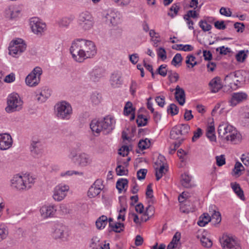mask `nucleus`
Listing matches in <instances>:
<instances>
[{"instance_id": "1", "label": "nucleus", "mask_w": 249, "mask_h": 249, "mask_svg": "<svg viewBox=\"0 0 249 249\" xmlns=\"http://www.w3.org/2000/svg\"><path fill=\"white\" fill-rule=\"evenodd\" d=\"M218 133L222 138L234 144L238 143L242 140L240 133L235 127L227 123H223L219 125Z\"/></svg>"}, {"instance_id": "2", "label": "nucleus", "mask_w": 249, "mask_h": 249, "mask_svg": "<svg viewBox=\"0 0 249 249\" xmlns=\"http://www.w3.org/2000/svg\"><path fill=\"white\" fill-rule=\"evenodd\" d=\"M115 123L114 119L108 116L105 117L103 120H93L90 124V127L93 132L97 134L102 132L106 135L112 130Z\"/></svg>"}, {"instance_id": "3", "label": "nucleus", "mask_w": 249, "mask_h": 249, "mask_svg": "<svg viewBox=\"0 0 249 249\" xmlns=\"http://www.w3.org/2000/svg\"><path fill=\"white\" fill-rule=\"evenodd\" d=\"M35 182L34 178L29 175H15L11 179V186L18 190H28Z\"/></svg>"}, {"instance_id": "4", "label": "nucleus", "mask_w": 249, "mask_h": 249, "mask_svg": "<svg viewBox=\"0 0 249 249\" xmlns=\"http://www.w3.org/2000/svg\"><path fill=\"white\" fill-rule=\"evenodd\" d=\"M56 115L62 120H69L71 117L72 109L71 105L62 101L57 103L55 106Z\"/></svg>"}, {"instance_id": "5", "label": "nucleus", "mask_w": 249, "mask_h": 249, "mask_svg": "<svg viewBox=\"0 0 249 249\" xmlns=\"http://www.w3.org/2000/svg\"><path fill=\"white\" fill-rule=\"evenodd\" d=\"M26 48V45L21 38L12 40L9 46V53L14 57H18Z\"/></svg>"}, {"instance_id": "6", "label": "nucleus", "mask_w": 249, "mask_h": 249, "mask_svg": "<svg viewBox=\"0 0 249 249\" xmlns=\"http://www.w3.org/2000/svg\"><path fill=\"white\" fill-rule=\"evenodd\" d=\"M233 82L236 86H240L249 81V72L244 70H239L230 73L227 76Z\"/></svg>"}, {"instance_id": "7", "label": "nucleus", "mask_w": 249, "mask_h": 249, "mask_svg": "<svg viewBox=\"0 0 249 249\" xmlns=\"http://www.w3.org/2000/svg\"><path fill=\"white\" fill-rule=\"evenodd\" d=\"M7 105L5 110L10 113L19 110L22 107V102L18 94L12 93L8 98Z\"/></svg>"}, {"instance_id": "8", "label": "nucleus", "mask_w": 249, "mask_h": 249, "mask_svg": "<svg viewBox=\"0 0 249 249\" xmlns=\"http://www.w3.org/2000/svg\"><path fill=\"white\" fill-rule=\"evenodd\" d=\"M70 52L73 59L79 62H83L84 60V52L82 48L81 39H77L74 40L70 48Z\"/></svg>"}, {"instance_id": "9", "label": "nucleus", "mask_w": 249, "mask_h": 249, "mask_svg": "<svg viewBox=\"0 0 249 249\" xmlns=\"http://www.w3.org/2000/svg\"><path fill=\"white\" fill-rule=\"evenodd\" d=\"M220 240L223 249H242L236 238L231 235L224 234Z\"/></svg>"}, {"instance_id": "10", "label": "nucleus", "mask_w": 249, "mask_h": 249, "mask_svg": "<svg viewBox=\"0 0 249 249\" xmlns=\"http://www.w3.org/2000/svg\"><path fill=\"white\" fill-rule=\"evenodd\" d=\"M42 74V70L40 67L35 68L25 78L27 85L32 87L37 86L40 81V76Z\"/></svg>"}, {"instance_id": "11", "label": "nucleus", "mask_w": 249, "mask_h": 249, "mask_svg": "<svg viewBox=\"0 0 249 249\" xmlns=\"http://www.w3.org/2000/svg\"><path fill=\"white\" fill-rule=\"evenodd\" d=\"M78 23L81 28L84 30L90 29L94 24L93 18L88 11L81 13L78 17Z\"/></svg>"}, {"instance_id": "12", "label": "nucleus", "mask_w": 249, "mask_h": 249, "mask_svg": "<svg viewBox=\"0 0 249 249\" xmlns=\"http://www.w3.org/2000/svg\"><path fill=\"white\" fill-rule=\"evenodd\" d=\"M82 48L84 53V60L94 56L96 53L95 46L93 42L89 40L81 39Z\"/></svg>"}, {"instance_id": "13", "label": "nucleus", "mask_w": 249, "mask_h": 249, "mask_svg": "<svg viewBox=\"0 0 249 249\" xmlns=\"http://www.w3.org/2000/svg\"><path fill=\"white\" fill-rule=\"evenodd\" d=\"M69 190V186L66 185H58L55 187L53 195V199L57 201L63 200Z\"/></svg>"}, {"instance_id": "14", "label": "nucleus", "mask_w": 249, "mask_h": 249, "mask_svg": "<svg viewBox=\"0 0 249 249\" xmlns=\"http://www.w3.org/2000/svg\"><path fill=\"white\" fill-rule=\"evenodd\" d=\"M103 18L107 24L112 26L116 25L119 20L117 13L112 10L105 11L103 14Z\"/></svg>"}, {"instance_id": "15", "label": "nucleus", "mask_w": 249, "mask_h": 249, "mask_svg": "<svg viewBox=\"0 0 249 249\" xmlns=\"http://www.w3.org/2000/svg\"><path fill=\"white\" fill-rule=\"evenodd\" d=\"M164 160V157L160 156L159 158V160L155 163V164L157 165V167H155L156 170L155 175L157 180L160 179L163 175L165 174L167 171V169L165 168L164 164L162 163V160Z\"/></svg>"}, {"instance_id": "16", "label": "nucleus", "mask_w": 249, "mask_h": 249, "mask_svg": "<svg viewBox=\"0 0 249 249\" xmlns=\"http://www.w3.org/2000/svg\"><path fill=\"white\" fill-rule=\"evenodd\" d=\"M102 181L101 180L97 179L92 185L89 188L88 192V196L90 198H93L98 195L103 189Z\"/></svg>"}, {"instance_id": "17", "label": "nucleus", "mask_w": 249, "mask_h": 249, "mask_svg": "<svg viewBox=\"0 0 249 249\" xmlns=\"http://www.w3.org/2000/svg\"><path fill=\"white\" fill-rule=\"evenodd\" d=\"M21 13V10L15 5H10L5 10V17L9 19L18 18Z\"/></svg>"}, {"instance_id": "18", "label": "nucleus", "mask_w": 249, "mask_h": 249, "mask_svg": "<svg viewBox=\"0 0 249 249\" xmlns=\"http://www.w3.org/2000/svg\"><path fill=\"white\" fill-rule=\"evenodd\" d=\"M30 25L33 32L36 34H41L46 27V25L40 22L38 18H36L31 19Z\"/></svg>"}, {"instance_id": "19", "label": "nucleus", "mask_w": 249, "mask_h": 249, "mask_svg": "<svg viewBox=\"0 0 249 249\" xmlns=\"http://www.w3.org/2000/svg\"><path fill=\"white\" fill-rule=\"evenodd\" d=\"M12 143V139L9 134H0V150H5L9 149L11 147Z\"/></svg>"}, {"instance_id": "20", "label": "nucleus", "mask_w": 249, "mask_h": 249, "mask_svg": "<svg viewBox=\"0 0 249 249\" xmlns=\"http://www.w3.org/2000/svg\"><path fill=\"white\" fill-rule=\"evenodd\" d=\"M40 211L42 216L45 218L53 217L56 211V206L54 205H45L41 208Z\"/></svg>"}, {"instance_id": "21", "label": "nucleus", "mask_w": 249, "mask_h": 249, "mask_svg": "<svg viewBox=\"0 0 249 249\" xmlns=\"http://www.w3.org/2000/svg\"><path fill=\"white\" fill-rule=\"evenodd\" d=\"M248 95L243 92H234L232 94L231 98L230 101L231 106H235L240 103L247 99Z\"/></svg>"}, {"instance_id": "22", "label": "nucleus", "mask_w": 249, "mask_h": 249, "mask_svg": "<svg viewBox=\"0 0 249 249\" xmlns=\"http://www.w3.org/2000/svg\"><path fill=\"white\" fill-rule=\"evenodd\" d=\"M78 164L80 167H86L90 165L92 162L91 157L85 153L80 154L76 159Z\"/></svg>"}, {"instance_id": "23", "label": "nucleus", "mask_w": 249, "mask_h": 249, "mask_svg": "<svg viewBox=\"0 0 249 249\" xmlns=\"http://www.w3.org/2000/svg\"><path fill=\"white\" fill-rule=\"evenodd\" d=\"M30 149L32 153L35 155H39L42 152L43 147L41 141L35 139L31 143Z\"/></svg>"}, {"instance_id": "24", "label": "nucleus", "mask_w": 249, "mask_h": 249, "mask_svg": "<svg viewBox=\"0 0 249 249\" xmlns=\"http://www.w3.org/2000/svg\"><path fill=\"white\" fill-rule=\"evenodd\" d=\"M209 85L212 92H217L222 88V85L220 77H215L213 78L210 82Z\"/></svg>"}, {"instance_id": "25", "label": "nucleus", "mask_w": 249, "mask_h": 249, "mask_svg": "<svg viewBox=\"0 0 249 249\" xmlns=\"http://www.w3.org/2000/svg\"><path fill=\"white\" fill-rule=\"evenodd\" d=\"M175 99L180 105H183L185 102V93L184 90L177 86L175 89Z\"/></svg>"}, {"instance_id": "26", "label": "nucleus", "mask_w": 249, "mask_h": 249, "mask_svg": "<svg viewBox=\"0 0 249 249\" xmlns=\"http://www.w3.org/2000/svg\"><path fill=\"white\" fill-rule=\"evenodd\" d=\"M135 108L133 107L132 103L130 102H127L124 107V115L127 116L131 115L130 120H133L135 119Z\"/></svg>"}, {"instance_id": "27", "label": "nucleus", "mask_w": 249, "mask_h": 249, "mask_svg": "<svg viewBox=\"0 0 249 249\" xmlns=\"http://www.w3.org/2000/svg\"><path fill=\"white\" fill-rule=\"evenodd\" d=\"M194 205L193 204L190 205V203L186 200L180 205V211L182 213L187 214L194 212Z\"/></svg>"}, {"instance_id": "28", "label": "nucleus", "mask_w": 249, "mask_h": 249, "mask_svg": "<svg viewBox=\"0 0 249 249\" xmlns=\"http://www.w3.org/2000/svg\"><path fill=\"white\" fill-rule=\"evenodd\" d=\"M231 186L236 194V195L241 199L244 200L245 199V196L244 192L240 185L236 182L231 183Z\"/></svg>"}, {"instance_id": "29", "label": "nucleus", "mask_w": 249, "mask_h": 249, "mask_svg": "<svg viewBox=\"0 0 249 249\" xmlns=\"http://www.w3.org/2000/svg\"><path fill=\"white\" fill-rule=\"evenodd\" d=\"M183 135L180 131V129L178 128L177 125L173 127L170 131V137L172 139L178 140V141L181 138H184L181 137Z\"/></svg>"}, {"instance_id": "30", "label": "nucleus", "mask_w": 249, "mask_h": 249, "mask_svg": "<svg viewBox=\"0 0 249 249\" xmlns=\"http://www.w3.org/2000/svg\"><path fill=\"white\" fill-rule=\"evenodd\" d=\"M213 206H211L209 208V212L211 213V209L212 210V213L211 217V220L213 224L216 225L219 224L221 221V214L219 212H217L214 210H213Z\"/></svg>"}, {"instance_id": "31", "label": "nucleus", "mask_w": 249, "mask_h": 249, "mask_svg": "<svg viewBox=\"0 0 249 249\" xmlns=\"http://www.w3.org/2000/svg\"><path fill=\"white\" fill-rule=\"evenodd\" d=\"M121 76L117 73H113L111 75L110 83L112 87H119L122 84Z\"/></svg>"}, {"instance_id": "32", "label": "nucleus", "mask_w": 249, "mask_h": 249, "mask_svg": "<svg viewBox=\"0 0 249 249\" xmlns=\"http://www.w3.org/2000/svg\"><path fill=\"white\" fill-rule=\"evenodd\" d=\"M66 230V227L61 225L58 224L55 227L53 232V236L55 238H61L63 237L64 232Z\"/></svg>"}, {"instance_id": "33", "label": "nucleus", "mask_w": 249, "mask_h": 249, "mask_svg": "<svg viewBox=\"0 0 249 249\" xmlns=\"http://www.w3.org/2000/svg\"><path fill=\"white\" fill-rule=\"evenodd\" d=\"M191 177L186 173L181 175V185L185 188H189L192 187V184L191 182Z\"/></svg>"}, {"instance_id": "34", "label": "nucleus", "mask_w": 249, "mask_h": 249, "mask_svg": "<svg viewBox=\"0 0 249 249\" xmlns=\"http://www.w3.org/2000/svg\"><path fill=\"white\" fill-rule=\"evenodd\" d=\"M211 220V217L208 213H204L199 218L197 224L200 227H204Z\"/></svg>"}, {"instance_id": "35", "label": "nucleus", "mask_w": 249, "mask_h": 249, "mask_svg": "<svg viewBox=\"0 0 249 249\" xmlns=\"http://www.w3.org/2000/svg\"><path fill=\"white\" fill-rule=\"evenodd\" d=\"M108 223L107 218L106 215L99 217L96 221V226L98 229H104Z\"/></svg>"}, {"instance_id": "36", "label": "nucleus", "mask_w": 249, "mask_h": 249, "mask_svg": "<svg viewBox=\"0 0 249 249\" xmlns=\"http://www.w3.org/2000/svg\"><path fill=\"white\" fill-rule=\"evenodd\" d=\"M245 170L244 167L243 165L239 161L236 162L234 167L232 169L231 174L233 176L238 177L241 175V171Z\"/></svg>"}, {"instance_id": "37", "label": "nucleus", "mask_w": 249, "mask_h": 249, "mask_svg": "<svg viewBox=\"0 0 249 249\" xmlns=\"http://www.w3.org/2000/svg\"><path fill=\"white\" fill-rule=\"evenodd\" d=\"M206 136L211 141H215V128L214 125L211 124L207 128Z\"/></svg>"}, {"instance_id": "38", "label": "nucleus", "mask_w": 249, "mask_h": 249, "mask_svg": "<svg viewBox=\"0 0 249 249\" xmlns=\"http://www.w3.org/2000/svg\"><path fill=\"white\" fill-rule=\"evenodd\" d=\"M103 71L101 69H96L92 71L90 74V79L94 81H97L103 75Z\"/></svg>"}, {"instance_id": "39", "label": "nucleus", "mask_w": 249, "mask_h": 249, "mask_svg": "<svg viewBox=\"0 0 249 249\" xmlns=\"http://www.w3.org/2000/svg\"><path fill=\"white\" fill-rule=\"evenodd\" d=\"M128 180L125 178H120L116 182V188L118 190L119 192L121 193L123 189L126 191L125 187L127 186Z\"/></svg>"}, {"instance_id": "40", "label": "nucleus", "mask_w": 249, "mask_h": 249, "mask_svg": "<svg viewBox=\"0 0 249 249\" xmlns=\"http://www.w3.org/2000/svg\"><path fill=\"white\" fill-rule=\"evenodd\" d=\"M116 172L118 176L125 175L128 173V170L125 169V167L122 166L121 161H117V166L116 168Z\"/></svg>"}, {"instance_id": "41", "label": "nucleus", "mask_w": 249, "mask_h": 249, "mask_svg": "<svg viewBox=\"0 0 249 249\" xmlns=\"http://www.w3.org/2000/svg\"><path fill=\"white\" fill-rule=\"evenodd\" d=\"M50 96V93H47L45 90L41 91L36 95V99L40 103L44 102Z\"/></svg>"}, {"instance_id": "42", "label": "nucleus", "mask_w": 249, "mask_h": 249, "mask_svg": "<svg viewBox=\"0 0 249 249\" xmlns=\"http://www.w3.org/2000/svg\"><path fill=\"white\" fill-rule=\"evenodd\" d=\"M179 9L180 7L178 3H174L170 7V12L168 13V15L173 18L178 15Z\"/></svg>"}, {"instance_id": "43", "label": "nucleus", "mask_w": 249, "mask_h": 249, "mask_svg": "<svg viewBox=\"0 0 249 249\" xmlns=\"http://www.w3.org/2000/svg\"><path fill=\"white\" fill-rule=\"evenodd\" d=\"M168 77L171 83L176 82L179 79V76L178 74L176 71H173L171 70L168 71Z\"/></svg>"}, {"instance_id": "44", "label": "nucleus", "mask_w": 249, "mask_h": 249, "mask_svg": "<svg viewBox=\"0 0 249 249\" xmlns=\"http://www.w3.org/2000/svg\"><path fill=\"white\" fill-rule=\"evenodd\" d=\"M150 146V141L146 138L144 140H141L138 143V146L140 149L144 150L149 148Z\"/></svg>"}, {"instance_id": "45", "label": "nucleus", "mask_w": 249, "mask_h": 249, "mask_svg": "<svg viewBox=\"0 0 249 249\" xmlns=\"http://www.w3.org/2000/svg\"><path fill=\"white\" fill-rule=\"evenodd\" d=\"M8 234V231L5 226L3 224L0 225V242L5 239Z\"/></svg>"}, {"instance_id": "46", "label": "nucleus", "mask_w": 249, "mask_h": 249, "mask_svg": "<svg viewBox=\"0 0 249 249\" xmlns=\"http://www.w3.org/2000/svg\"><path fill=\"white\" fill-rule=\"evenodd\" d=\"M136 122L139 127L144 126L147 123V119L142 114L138 116Z\"/></svg>"}, {"instance_id": "47", "label": "nucleus", "mask_w": 249, "mask_h": 249, "mask_svg": "<svg viewBox=\"0 0 249 249\" xmlns=\"http://www.w3.org/2000/svg\"><path fill=\"white\" fill-rule=\"evenodd\" d=\"M124 223L121 222H117L115 225H114L113 228H112L110 231H113L117 233H120L123 231L124 230Z\"/></svg>"}, {"instance_id": "48", "label": "nucleus", "mask_w": 249, "mask_h": 249, "mask_svg": "<svg viewBox=\"0 0 249 249\" xmlns=\"http://www.w3.org/2000/svg\"><path fill=\"white\" fill-rule=\"evenodd\" d=\"M185 140V138H181L178 141L176 142L171 146L170 148L169 153L170 154H173L176 149L180 145L182 142Z\"/></svg>"}, {"instance_id": "49", "label": "nucleus", "mask_w": 249, "mask_h": 249, "mask_svg": "<svg viewBox=\"0 0 249 249\" xmlns=\"http://www.w3.org/2000/svg\"><path fill=\"white\" fill-rule=\"evenodd\" d=\"M167 112L172 116L177 115L178 112V108L174 104H171L167 109Z\"/></svg>"}, {"instance_id": "50", "label": "nucleus", "mask_w": 249, "mask_h": 249, "mask_svg": "<svg viewBox=\"0 0 249 249\" xmlns=\"http://www.w3.org/2000/svg\"><path fill=\"white\" fill-rule=\"evenodd\" d=\"M200 242L202 245L206 248H210L213 245L211 240L204 236L200 238Z\"/></svg>"}, {"instance_id": "51", "label": "nucleus", "mask_w": 249, "mask_h": 249, "mask_svg": "<svg viewBox=\"0 0 249 249\" xmlns=\"http://www.w3.org/2000/svg\"><path fill=\"white\" fill-rule=\"evenodd\" d=\"M182 60V57L180 53H177L173 57L171 64L174 66H177L179 63L181 62Z\"/></svg>"}, {"instance_id": "52", "label": "nucleus", "mask_w": 249, "mask_h": 249, "mask_svg": "<svg viewBox=\"0 0 249 249\" xmlns=\"http://www.w3.org/2000/svg\"><path fill=\"white\" fill-rule=\"evenodd\" d=\"M199 25L204 32L209 31L212 28V26L204 20H200L199 22Z\"/></svg>"}, {"instance_id": "53", "label": "nucleus", "mask_w": 249, "mask_h": 249, "mask_svg": "<svg viewBox=\"0 0 249 249\" xmlns=\"http://www.w3.org/2000/svg\"><path fill=\"white\" fill-rule=\"evenodd\" d=\"M181 238V234L179 232H177L174 235L171 242L175 244L176 246H180V239Z\"/></svg>"}, {"instance_id": "54", "label": "nucleus", "mask_w": 249, "mask_h": 249, "mask_svg": "<svg viewBox=\"0 0 249 249\" xmlns=\"http://www.w3.org/2000/svg\"><path fill=\"white\" fill-rule=\"evenodd\" d=\"M72 20V18H63L59 21L58 24L60 26L67 27L70 24Z\"/></svg>"}, {"instance_id": "55", "label": "nucleus", "mask_w": 249, "mask_h": 249, "mask_svg": "<svg viewBox=\"0 0 249 249\" xmlns=\"http://www.w3.org/2000/svg\"><path fill=\"white\" fill-rule=\"evenodd\" d=\"M247 57V54L245 53V51H240L236 55V59L238 62H243Z\"/></svg>"}, {"instance_id": "56", "label": "nucleus", "mask_w": 249, "mask_h": 249, "mask_svg": "<svg viewBox=\"0 0 249 249\" xmlns=\"http://www.w3.org/2000/svg\"><path fill=\"white\" fill-rule=\"evenodd\" d=\"M178 127L180 129V131L183 135L188 133L190 130V126L187 124H181L177 125Z\"/></svg>"}, {"instance_id": "57", "label": "nucleus", "mask_w": 249, "mask_h": 249, "mask_svg": "<svg viewBox=\"0 0 249 249\" xmlns=\"http://www.w3.org/2000/svg\"><path fill=\"white\" fill-rule=\"evenodd\" d=\"M147 170L146 169H141L137 173L138 179L139 180L143 179L145 178Z\"/></svg>"}, {"instance_id": "58", "label": "nucleus", "mask_w": 249, "mask_h": 249, "mask_svg": "<svg viewBox=\"0 0 249 249\" xmlns=\"http://www.w3.org/2000/svg\"><path fill=\"white\" fill-rule=\"evenodd\" d=\"M158 55L159 57L162 60H164L166 59V52L163 48L160 47L158 51Z\"/></svg>"}, {"instance_id": "59", "label": "nucleus", "mask_w": 249, "mask_h": 249, "mask_svg": "<svg viewBox=\"0 0 249 249\" xmlns=\"http://www.w3.org/2000/svg\"><path fill=\"white\" fill-rule=\"evenodd\" d=\"M202 135V130L200 128H197L196 131L194 132V136L192 137V141L195 142Z\"/></svg>"}, {"instance_id": "60", "label": "nucleus", "mask_w": 249, "mask_h": 249, "mask_svg": "<svg viewBox=\"0 0 249 249\" xmlns=\"http://www.w3.org/2000/svg\"><path fill=\"white\" fill-rule=\"evenodd\" d=\"M129 151V147L126 145H124L119 149V154L123 157H125L128 155Z\"/></svg>"}, {"instance_id": "61", "label": "nucleus", "mask_w": 249, "mask_h": 249, "mask_svg": "<svg viewBox=\"0 0 249 249\" xmlns=\"http://www.w3.org/2000/svg\"><path fill=\"white\" fill-rule=\"evenodd\" d=\"M91 100L94 105H98L100 102L101 96L97 93H93L91 96Z\"/></svg>"}, {"instance_id": "62", "label": "nucleus", "mask_w": 249, "mask_h": 249, "mask_svg": "<svg viewBox=\"0 0 249 249\" xmlns=\"http://www.w3.org/2000/svg\"><path fill=\"white\" fill-rule=\"evenodd\" d=\"M198 17V14L196 13V11L194 10H189L187 12V14L183 16V17H185L188 18H197Z\"/></svg>"}, {"instance_id": "63", "label": "nucleus", "mask_w": 249, "mask_h": 249, "mask_svg": "<svg viewBox=\"0 0 249 249\" xmlns=\"http://www.w3.org/2000/svg\"><path fill=\"white\" fill-rule=\"evenodd\" d=\"M216 51L217 52H218L219 51L220 54L224 55H226L228 53L231 52L230 48L228 47H225L224 46L216 48Z\"/></svg>"}, {"instance_id": "64", "label": "nucleus", "mask_w": 249, "mask_h": 249, "mask_svg": "<svg viewBox=\"0 0 249 249\" xmlns=\"http://www.w3.org/2000/svg\"><path fill=\"white\" fill-rule=\"evenodd\" d=\"M241 160L245 165L247 166H249V153L243 154Z\"/></svg>"}]
</instances>
